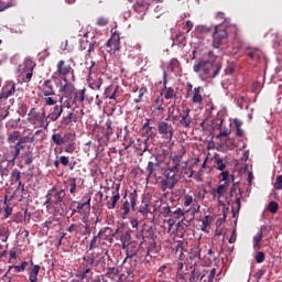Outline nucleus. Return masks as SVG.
<instances>
[{
	"mask_svg": "<svg viewBox=\"0 0 282 282\" xmlns=\"http://www.w3.org/2000/svg\"><path fill=\"white\" fill-rule=\"evenodd\" d=\"M107 52L110 54H117V52L120 51L121 46H120V39H110L108 40L107 44Z\"/></svg>",
	"mask_w": 282,
	"mask_h": 282,
	"instance_id": "23",
	"label": "nucleus"
},
{
	"mask_svg": "<svg viewBox=\"0 0 282 282\" xmlns=\"http://www.w3.org/2000/svg\"><path fill=\"white\" fill-rule=\"evenodd\" d=\"M77 121H78L77 115H75L74 112H68V115H66L65 117L62 118L61 127L66 128L70 123H77Z\"/></svg>",
	"mask_w": 282,
	"mask_h": 282,
	"instance_id": "28",
	"label": "nucleus"
},
{
	"mask_svg": "<svg viewBox=\"0 0 282 282\" xmlns=\"http://www.w3.org/2000/svg\"><path fill=\"white\" fill-rule=\"evenodd\" d=\"M147 2L144 0H139L137 3L133 4L134 12H143L145 10Z\"/></svg>",
	"mask_w": 282,
	"mask_h": 282,
	"instance_id": "47",
	"label": "nucleus"
},
{
	"mask_svg": "<svg viewBox=\"0 0 282 282\" xmlns=\"http://www.w3.org/2000/svg\"><path fill=\"white\" fill-rule=\"evenodd\" d=\"M219 177H221L220 183L225 182L229 184V178H231V181H235V176L234 175H229V172L225 171L223 172Z\"/></svg>",
	"mask_w": 282,
	"mask_h": 282,
	"instance_id": "55",
	"label": "nucleus"
},
{
	"mask_svg": "<svg viewBox=\"0 0 282 282\" xmlns=\"http://www.w3.org/2000/svg\"><path fill=\"white\" fill-rule=\"evenodd\" d=\"M152 159H154L155 162L150 161L148 164L147 171L149 172V176H155V171L163 163L162 155H152Z\"/></svg>",
	"mask_w": 282,
	"mask_h": 282,
	"instance_id": "19",
	"label": "nucleus"
},
{
	"mask_svg": "<svg viewBox=\"0 0 282 282\" xmlns=\"http://www.w3.org/2000/svg\"><path fill=\"white\" fill-rule=\"evenodd\" d=\"M36 122H37V127L42 129H47L50 124L48 119L45 117H37Z\"/></svg>",
	"mask_w": 282,
	"mask_h": 282,
	"instance_id": "49",
	"label": "nucleus"
},
{
	"mask_svg": "<svg viewBox=\"0 0 282 282\" xmlns=\"http://www.w3.org/2000/svg\"><path fill=\"white\" fill-rule=\"evenodd\" d=\"M227 39H228V34H227L226 28H223V25H216L213 46L216 50H218L220 46H223L227 42Z\"/></svg>",
	"mask_w": 282,
	"mask_h": 282,
	"instance_id": "8",
	"label": "nucleus"
},
{
	"mask_svg": "<svg viewBox=\"0 0 282 282\" xmlns=\"http://www.w3.org/2000/svg\"><path fill=\"white\" fill-rule=\"evenodd\" d=\"M47 203L56 206L63 203L64 198L66 197V192L65 189H52V192L47 194Z\"/></svg>",
	"mask_w": 282,
	"mask_h": 282,
	"instance_id": "13",
	"label": "nucleus"
},
{
	"mask_svg": "<svg viewBox=\"0 0 282 282\" xmlns=\"http://www.w3.org/2000/svg\"><path fill=\"white\" fill-rule=\"evenodd\" d=\"M139 91V96H137V98L133 99L134 104H140L143 101L144 95L148 93V88L145 86L138 88L137 86L132 87V93H138Z\"/></svg>",
	"mask_w": 282,
	"mask_h": 282,
	"instance_id": "35",
	"label": "nucleus"
},
{
	"mask_svg": "<svg viewBox=\"0 0 282 282\" xmlns=\"http://www.w3.org/2000/svg\"><path fill=\"white\" fill-rule=\"evenodd\" d=\"M54 75L58 78H62V80L65 83H75V70L72 66V63L69 61L59 59L56 63Z\"/></svg>",
	"mask_w": 282,
	"mask_h": 282,
	"instance_id": "2",
	"label": "nucleus"
},
{
	"mask_svg": "<svg viewBox=\"0 0 282 282\" xmlns=\"http://www.w3.org/2000/svg\"><path fill=\"white\" fill-rule=\"evenodd\" d=\"M216 18L223 21V24H219V25H223V29H226L227 25H228L229 22H230V19H229V18H226V17H225V13H224V12H220V11L217 13Z\"/></svg>",
	"mask_w": 282,
	"mask_h": 282,
	"instance_id": "52",
	"label": "nucleus"
},
{
	"mask_svg": "<svg viewBox=\"0 0 282 282\" xmlns=\"http://www.w3.org/2000/svg\"><path fill=\"white\" fill-rule=\"evenodd\" d=\"M170 69L172 73L182 70L181 62L177 58H172L170 61Z\"/></svg>",
	"mask_w": 282,
	"mask_h": 282,
	"instance_id": "42",
	"label": "nucleus"
},
{
	"mask_svg": "<svg viewBox=\"0 0 282 282\" xmlns=\"http://www.w3.org/2000/svg\"><path fill=\"white\" fill-rule=\"evenodd\" d=\"M262 240H263V232H262V230H260L259 232H257V235L252 239L253 250H256V251L261 250V247H262L261 242H262Z\"/></svg>",
	"mask_w": 282,
	"mask_h": 282,
	"instance_id": "37",
	"label": "nucleus"
},
{
	"mask_svg": "<svg viewBox=\"0 0 282 282\" xmlns=\"http://www.w3.org/2000/svg\"><path fill=\"white\" fill-rule=\"evenodd\" d=\"M191 109L183 110V115H180V126L183 129L189 130L192 128L193 118L191 117Z\"/></svg>",
	"mask_w": 282,
	"mask_h": 282,
	"instance_id": "18",
	"label": "nucleus"
},
{
	"mask_svg": "<svg viewBox=\"0 0 282 282\" xmlns=\"http://www.w3.org/2000/svg\"><path fill=\"white\" fill-rule=\"evenodd\" d=\"M94 262H95V257L93 253L84 254L82 265L83 268H85V270L80 275L82 281L86 279L87 282H89V279L93 276L91 268L94 265Z\"/></svg>",
	"mask_w": 282,
	"mask_h": 282,
	"instance_id": "7",
	"label": "nucleus"
},
{
	"mask_svg": "<svg viewBox=\"0 0 282 282\" xmlns=\"http://www.w3.org/2000/svg\"><path fill=\"white\" fill-rule=\"evenodd\" d=\"M52 142L56 144L57 147H62L64 144V139L61 133H53L52 134Z\"/></svg>",
	"mask_w": 282,
	"mask_h": 282,
	"instance_id": "50",
	"label": "nucleus"
},
{
	"mask_svg": "<svg viewBox=\"0 0 282 282\" xmlns=\"http://www.w3.org/2000/svg\"><path fill=\"white\" fill-rule=\"evenodd\" d=\"M15 93V85L8 84L7 86L2 87V93H0V99H8L9 97L13 96Z\"/></svg>",
	"mask_w": 282,
	"mask_h": 282,
	"instance_id": "31",
	"label": "nucleus"
},
{
	"mask_svg": "<svg viewBox=\"0 0 282 282\" xmlns=\"http://www.w3.org/2000/svg\"><path fill=\"white\" fill-rule=\"evenodd\" d=\"M172 217L181 219L182 217H185V212L182 208H177L176 212L172 213Z\"/></svg>",
	"mask_w": 282,
	"mask_h": 282,
	"instance_id": "63",
	"label": "nucleus"
},
{
	"mask_svg": "<svg viewBox=\"0 0 282 282\" xmlns=\"http://www.w3.org/2000/svg\"><path fill=\"white\" fill-rule=\"evenodd\" d=\"M163 104H164V99L158 96L153 105L154 111H159L160 113H163L165 111Z\"/></svg>",
	"mask_w": 282,
	"mask_h": 282,
	"instance_id": "39",
	"label": "nucleus"
},
{
	"mask_svg": "<svg viewBox=\"0 0 282 282\" xmlns=\"http://www.w3.org/2000/svg\"><path fill=\"white\" fill-rule=\"evenodd\" d=\"M76 149V143L75 141L68 142V144L65 145L64 151L67 153H73Z\"/></svg>",
	"mask_w": 282,
	"mask_h": 282,
	"instance_id": "62",
	"label": "nucleus"
},
{
	"mask_svg": "<svg viewBox=\"0 0 282 282\" xmlns=\"http://www.w3.org/2000/svg\"><path fill=\"white\" fill-rule=\"evenodd\" d=\"M65 188L68 189L70 195L76 196V193L78 192V188H80L79 185H77V178H68V181H65Z\"/></svg>",
	"mask_w": 282,
	"mask_h": 282,
	"instance_id": "26",
	"label": "nucleus"
},
{
	"mask_svg": "<svg viewBox=\"0 0 282 282\" xmlns=\"http://www.w3.org/2000/svg\"><path fill=\"white\" fill-rule=\"evenodd\" d=\"M73 100L75 107H79L85 100V89L77 91V89L73 86Z\"/></svg>",
	"mask_w": 282,
	"mask_h": 282,
	"instance_id": "30",
	"label": "nucleus"
},
{
	"mask_svg": "<svg viewBox=\"0 0 282 282\" xmlns=\"http://www.w3.org/2000/svg\"><path fill=\"white\" fill-rule=\"evenodd\" d=\"M58 91L61 93V98H59L61 104H63L66 108H72L75 106L74 85L72 83L64 84L63 86L59 87Z\"/></svg>",
	"mask_w": 282,
	"mask_h": 282,
	"instance_id": "6",
	"label": "nucleus"
},
{
	"mask_svg": "<svg viewBox=\"0 0 282 282\" xmlns=\"http://www.w3.org/2000/svg\"><path fill=\"white\" fill-rule=\"evenodd\" d=\"M102 135L106 138L107 142H109L111 137L113 135V128H112L111 120H107L106 127L102 128Z\"/></svg>",
	"mask_w": 282,
	"mask_h": 282,
	"instance_id": "36",
	"label": "nucleus"
},
{
	"mask_svg": "<svg viewBox=\"0 0 282 282\" xmlns=\"http://www.w3.org/2000/svg\"><path fill=\"white\" fill-rule=\"evenodd\" d=\"M120 241L122 243V248H127V246H129L131 242V232L130 231H126L124 234L121 235L120 237Z\"/></svg>",
	"mask_w": 282,
	"mask_h": 282,
	"instance_id": "43",
	"label": "nucleus"
},
{
	"mask_svg": "<svg viewBox=\"0 0 282 282\" xmlns=\"http://www.w3.org/2000/svg\"><path fill=\"white\" fill-rule=\"evenodd\" d=\"M172 164L173 166H170V169L172 170H176L178 172H181V169H187L189 161H183V155L182 154H177L171 158Z\"/></svg>",
	"mask_w": 282,
	"mask_h": 282,
	"instance_id": "17",
	"label": "nucleus"
},
{
	"mask_svg": "<svg viewBox=\"0 0 282 282\" xmlns=\"http://www.w3.org/2000/svg\"><path fill=\"white\" fill-rule=\"evenodd\" d=\"M204 87L203 86H196L193 88L192 93L189 94L191 96V102L194 105L200 106L204 101Z\"/></svg>",
	"mask_w": 282,
	"mask_h": 282,
	"instance_id": "14",
	"label": "nucleus"
},
{
	"mask_svg": "<svg viewBox=\"0 0 282 282\" xmlns=\"http://www.w3.org/2000/svg\"><path fill=\"white\" fill-rule=\"evenodd\" d=\"M180 173L186 176L187 178H192L194 176V170L192 166H187L186 169H181Z\"/></svg>",
	"mask_w": 282,
	"mask_h": 282,
	"instance_id": "53",
	"label": "nucleus"
},
{
	"mask_svg": "<svg viewBox=\"0 0 282 282\" xmlns=\"http://www.w3.org/2000/svg\"><path fill=\"white\" fill-rule=\"evenodd\" d=\"M34 139H36V131H34V129H25L24 137L20 138L19 142L14 147L12 162H14V160L20 155V152L23 151L24 147H29V149H34V147H36Z\"/></svg>",
	"mask_w": 282,
	"mask_h": 282,
	"instance_id": "4",
	"label": "nucleus"
},
{
	"mask_svg": "<svg viewBox=\"0 0 282 282\" xmlns=\"http://www.w3.org/2000/svg\"><path fill=\"white\" fill-rule=\"evenodd\" d=\"M150 122H151V119L148 118L144 124L142 126V131L144 137L153 138L155 137V133L152 131L155 130V127L150 126Z\"/></svg>",
	"mask_w": 282,
	"mask_h": 282,
	"instance_id": "34",
	"label": "nucleus"
},
{
	"mask_svg": "<svg viewBox=\"0 0 282 282\" xmlns=\"http://www.w3.org/2000/svg\"><path fill=\"white\" fill-rule=\"evenodd\" d=\"M163 177L160 185L163 192H166V189L173 191L175 188V185H177L181 181V174L180 171L172 169L169 166L163 171Z\"/></svg>",
	"mask_w": 282,
	"mask_h": 282,
	"instance_id": "3",
	"label": "nucleus"
},
{
	"mask_svg": "<svg viewBox=\"0 0 282 282\" xmlns=\"http://www.w3.org/2000/svg\"><path fill=\"white\" fill-rule=\"evenodd\" d=\"M158 131L160 135H162L167 141L173 140V134H175V129L173 128V124L166 121H161L159 123Z\"/></svg>",
	"mask_w": 282,
	"mask_h": 282,
	"instance_id": "11",
	"label": "nucleus"
},
{
	"mask_svg": "<svg viewBox=\"0 0 282 282\" xmlns=\"http://www.w3.org/2000/svg\"><path fill=\"white\" fill-rule=\"evenodd\" d=\"M273 188H275V191H282V175H279L278 177H275V183H273Z\"/></svg>",
	"mask_w": 282,
	"mask_h": 282,
	"instance_id": "61",
	"label": "nucleus"
},
{
	"mask_svg": "<svg viewBox=\"0 0 282 282\" xmlns=\"http://www.w3.org/2000/svg\"><path fill=\"white\" fill-rule=\"evenodd\" d=\"M160 94H161V96H163V98L165 100H173V99L177 98V93L175 91V88H173V87L162 88Z\"/></svg>",
	"mask_w": 282,
	"mask_h": 282,
	"instance_id": "29",
	"label": "nucleus"
},
{
	"mask_svg": "<svg viewBox=\"0 0 282 282\" xmlns=\"http://www.w3.org/2000/svg\"><path fill=\"white\" fill-rule=\"evenodd\" d=\"M34 65L30 58H26L22 65L19 66V70L26 73L33 69Z\"/></svg>",
	"mask_w": 282,
	"mask_h": 282,
	"instance_id": "40",
	"label": "nucleus"
},
{
	"mask_svg": "<svg viewBox=\"0 0 282 282\" xmlns=\"http://www.w3.org/2000/svg\"><path fill=\"white\" fill-rule=\"evenodd\" d=\"M189 258L200 260V249H199V247H193L192 248Z\"/></svg>",
	"mask_w": 282,
	"mask_h": 282,
	"instance_id": "58",
	"label": "nucleus"
},
{
	"mask_svg": "<svg viewBox=\"0 0 282 282\" xmlns=\"http://www.w3.org/2000/svg\"><path fill=\"white\" fill-rule=\"evenodd\" d=\"M61 226L59 219H56L55 217L48 218L43 225L40 230L42 235H48V231L51 229L55 230L57 227Z\"/></svg>",
	"mask_w": 282,
	"mask_h": 282,
	"instance_id": "15",
	"label": "nucleus"
},
{
	"mask_svg": "<svg viewBox=\"0 0 282 282\" xmlns=\"http://www.w3.org/2000/svg\"><path fill=\"white\" fill-rule=\"evenodd\" d=\"M66 230L72 236H77V235L90 236L91 234L90 225L89 224L83 225L82 223L70 224V226H68V229Z\"/></svg>",
	"mask_w": 282,
	"mask_h": 282,
	"instance_id": "9",
	"label": "nucleus"
},
{
	"mask_svg": "<svg viewBox=\"0 0 282 282\" xmlns=\"http://www.w3.org/2000/svg\"><path fill=\"white\" fill-rule=\"evenodd\" d=\"M137 238H142V242L139 243V247H138V243H135V242H131L130 245L126 246V248H127V250H126L127 257L124 258L123 263H126L129 258L135 257L138 251H139V249H144L143 245L145 242V238L142 235H140V234L137 235Z\"/></svg>",
	"mask_w": 282,
	"mask_h": 282,
	"instance_id": "10",
	"label": "nucleus"
},
{
	"mask_svg": "<svg viewBox=\"0 0 282 282\" xmlns=\"http://www.w3.org/2000/svg\"><path fill=\"white\" fill-rule=\"evenodd\" d=\"M10 161H2L0 162V182L3 184L4 181L8 180L11 167H10Z\"/></svg>",
	"mask_w": 282,
	"mask_h": 282,
	"instance_id": "20",
	"label": "nucleus"
},
{
	"mask_svg": "<svg viewBox=\"0 0 282 282\" xmlns=\"http://www.w3.org/2000/svg\"><path fill=\"white\" fill-rule=\"evenodd\" d=\"M26 267H29V262L24 261L21 263V265H11L9 269V272L13 271V273L17 274V273L23 272Z\"/></svg>",
	"mask_w": 282,
	"mask_h": 282,
	"instance_id": "44",
	"label": "nucleus"
},
{
	"mask_svg": "<svg viewBox=\"0 0 282 282\" xmlns=\"http://www.w3.org/2000/svg\"><path fill=\"white\" fill-rule=\"evenodd\" d=\"M221 63L217 61V56L213 51H209V59L198 58L193 65V72L198 75L200 80L208 78H217L220 74Z\"/></svg>",
	"mask_w": 282,
	"mask_h": 282,
	"instance_id": "1",
	"label": "nucleus"
},
{
	"mask_svg": "<svg viewBox=\"0 0 282 282\" xmlns=\"http://www.w3.org/2000/svg\"><path fill=\"white\" fill-rule=\"evenodd\" d=\"M105 95L107 98L116 100L121 96L120 87L111 85L106 88Z\"/></svg>",
	"mask_w": 282,
	"mask_h": 282,
	"instance_id": "24",
	"label": "nucleus"
},
{
	"mask_svg": "<svg viewBox=\"0 0 282 282\" xmlns=\"http://www.w3.org/2000/svg\"><path fill=\"white\" fill-rule=\"evenodd\" d=\"M29 121L32 124H36V109L32 108L29 112Z\"/></svg>",
	"mask_w": 282,
	"mask_h": 282,
	"instance_id": "60",
	"label": "nucleus"
},
{
	"mask_svg": "<svg viewBox=\"0 0 282 282\" xmlns=\"http://www.w3.org/2000/svg\"><path fill=\"white\" fill-rule=\"evenodd\" d=\"M268 210L269 213L275 215V213L279 210V204L275 200L269 202Z\"/></svg>",
	"mask_w": 282,
	"mask_h": 282,
	"instance_id": "54",
	"label": "nucleus"
},
{
	"mask_svg": "<svg viewBox=\"0 0 282 282\" xmlns=\"http://www.w3.org/2000/svg\"><path fill=\"white\" fill-rule=\"evenodd\" d=\"M248 57L256 63H260L264 56L263 52L260 48H248Z\"/></svg>",
	"mask_w": 282,
	"mask_h": 282,
	"instance_id": "22",
	"label": "nucleus"
},
{
	"mask_svg": "<svg viewBox=\"0 0 282 282\" xmlns=\"http://www.w3.org/2000/svg\"><path fill=\"white\" fill-rule=\"evenodd\" d=\"M212 31H213L212 26H207V25L195 26V32L196 34H199V35L210 33Z\"/></svg>",
	"mask_w": 282,
	"mask_h": 282,
	"instance_id": "45",
	"label": "nucleus"
},
{
	"mask_svg": "<svg viewBox=\"0 0 282 282\" xmlns=\"http://www.w3.org/2000/svg\"><path fill=\"white\" fill-rule=\"evenodd\" d=\"M254 260L258 264H261L265 261V253L263 251H258L254 256Z\"/></svg>",
	"mask_w": 282,
	"mask_h": 282,
	"instance_id": "59",
	"label": "nucleus"
},
{
	"mask_svg": "<svg viewBox=\"0 0 282 282\" xmlns=\"http://www.w3.org/2000/svg\"><path fill=\"white\" fill-rule=\"evenodd\" d=\"M11 184L12 185H17L18 189L20 191V194L18 193V196H22V189H23V185L21 183V173L18 170H14L11 174Z\"/></svg>",
	"mask_w": 282,
	"mask_h": 282,
	"instance_id": "21",
	"label": "nucleus"
},
{
	"mask_svg": "<svg viewBox=\"0 0 282 282\" xmlns=\"http://www.w3.org/2000/svg\"><path fill=\"white\" fill-rule=\"evenodd\" d=\"M183 198H184V203H183L184 207H191L193 203H198V199L194 198L189 194H185Z\"/></svg>",
	"mask_w": 282,
	"mask_h": 282,
	"instance_id": "46",
	"label": "nucleus"
},
{
	"mask_svg": "<svg viewBox=\"0 0 282 282\" xmlns=\"http://www.w3.org/2000/svg\"><path fill=\"white\" fill-rule=\"evenodd\" d=\"M55 86H57V83L53 79H47V80H41L39 83L37 88L44 96H51L55 95Z\"/></svg>",
	"mask_w": 282,
	"mask_h": 282,
	"instance_id": "12",
	"label": "nucleus"
},
{
	"mask_svg": "<svg viewBox=\"0 0 282 282\" xmlns=\"http://www.w3.org/2000/svg\"><path fill=\"white\" fill-rule=\"evenodd\" d=\"M111 231V228L106 227L104 230H100L97 236H94L90 243H89V250H95L98 248V238H102V235Z\"/></svg>",
	"mask_w": 282,
	"mask_h": 282,
	"instance_id": "32",
	"label": "nucleus"
},
{
	"mask_svg": "<svg viewBox=\"0 0 282 282\" xmlns=\"http://www.w3.org/2000/svg\"><path fill=\"white\" fill-rule=\"evenodd\" d=\"M64 109H63V105H55L51 110H50V115L47 116V118L51 121H57L62 113H63Z\"/></svg>",
	"mask_w": 282,
	"mask_h": 282,
	"instance_id": "25",
	"label": "nucleus"
},
{
	"mask_svg": "<svg viewBox=\"0 0 282 282\" xmlns=\"http://www.w3.org/2000/svg\"><path fill=\"white\" fill-rule=\"evenodd\" d=\"M90 202H91V197H88V199L84 203L77 202L78 215H87L88 213H90Z\"/></svg>",
	"mask_w": 282,
	"mask_h": 282,
	"instance_id": "27",
	"label": "nucleus"
},
{
	"mask_svg": "<svg viewBox=\"0 0 282 282\" xmlns=\"http://www.w3.org/2000/svg\"><path fill=\"white\" fill-rule=\"evenodd\" d=\"M29 281L36 282V264H33V261L31 260V268L29 269Z\"/></svg>",
	"mask_w": 282,
	"mask_h": 282,
	"instance_id": "48",
	"label": "nucleus"
},
{
	"mask_svg": "<svg viewBox=\"0 0 282 282\" xmlns=\"http://www.w3.org/2000/svg\"><path fill=\"white\" fill-rule=\"evenodd\" d=\"M120 188H121V183H117L115 191L112 192L111 202L107 203V208L109 210H115L117 208V205H118L119 200L121 199Z\"/></svg>",
	"mask_w": 282,
	"mask_h": 282,
	"instance_id": "16",
	"label": "nucleus"
},
{
	"mask_svg": "<svg viewBox=\"0 0 282 282\" xmlns=\"http://www.w3.org/2000/svg\"><path fill=\"white\" fill-rule=\"evenodd\" d=\"M70 142H75V134L72 133V132L64 133V135H63V143L67 144V143H70Z\"/></svg>",
	"mask_w": 282,
	"mask_h": 282,
	"instance_id": "57",
	"label": "nucleus"
},
{
	"mask_svg": "<svg viewBox=\"0 0 282 282\" xmlns=\"http://www.w3.org/2000/svg\"><path fill=\"white\" fill-rule=\"evenodd\" d=\"M214 159H215V163L217 164V169L223 172L226 169V164L224 163V160L217 153L214 155Z\"/></svg>",
	"mask_w": 282,
	"mask_h": 282,
	"instance_id": "51",
	"label": "nucleus"
},
{
	"mask_svg": "<svg viewBox=\"0 0 282 282\" xmlns=\"http://www.w3.org/2000/svg\"><path fill=\"white\" fill-rule=\"evenodd\" d=\"M20 132L19 131H14L12 133L9 134L8 137V141L9 143H15L17 141H20Z\"/></svg>",
	"mask_w": 282,
	"mask_h": 282,
	"instance_id": "56",
	"label": "nucleus"
},
{
	"mask_svg": "<svg viewBox=\"0 0 282 282\" xmlns=\"http://www.w3.org/2000/svg\"><path fill=\"white\" fill-rule=\"evenodd\" d=\"M228 186H229V183H227V182L224 184H220L217 188H213L212 195L215 198L219 199L227 193Z\"/></svg>",
	"mask_w": 282,
	"mask_h": 282,
	"instance_id": "33",
	"label": "nucleus"
},
{
	"mask_svg": "<svg viewBox=\"0 0 282 282\" xmlns=\"http://www.w3.org/2000/svg\"><path fill=\"white\" fill-rule=\"evenodd\" d=\"M150 205L148 203H144L143 205H141V208H139V213H141V215H149V213H151V210L149 209Z\"/></svg>",
	"mask_w": 282,
	"mask_h": 282,
	"instance_id": "64",
	"label": "nucleus"
},
{
	"mask_svg": "<svg viewBox=\"0 0 282 282\" xmlns=\"http://www.w3.org/2000/svg\"><path fill=\"white\" fill-rule=\"evenodd\" d=\"M243 198V189L239 188V196H237L235 204L237 205V209L235 210L232 207V217H236V215H239V212H241V199Z\"/></svg>",
	"mask_w": 282,
	"mask_h": 282,
	"instance_id": "38",
	"label": "nucleus"
},
{
	"mask_svg": "<svg viewBox=\"0 0 282 282\" xmlns=\"http://www.w3.org/2000/svg\"><path fill=\"white\" fill-rule=\"evenodd\" d=\"M234 124L236 127V137L243 138L245 132H243V129H241V126L243 124V122L239 119H235Z\"/></svg>",
	"mask_w": 282,
	"mask_h": 282,
	"instance_id": "41",
	"label": "nucleus"
},
{
	"mask_svg": "<svg viewBox=\"0 0 282 282\" xmlns=\"http://www.w3.org/2000/svg\"><path fill=\"white\" fill-rule=\"evenodd\" d=\"M137 202H138L137 189H133L129 194H128V192L124 193L123 203L120 206V212H121L122 218H127L131 212L135 213Z\"/></svg>",
	"mask_w": 282,
	"mask_h": 282,
	"instance_id": "5",
	"label": "nucleus"
}]
</instances>
